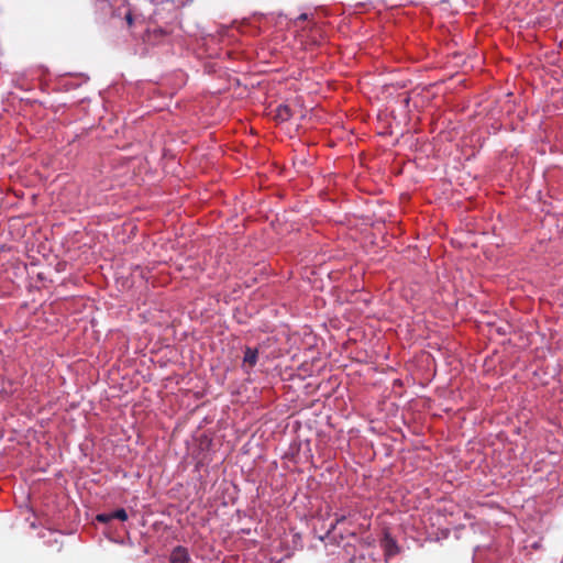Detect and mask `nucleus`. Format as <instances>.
<instances>
[{
	"instance_id": "nucleus-3",
	"label": "nucleus",
	"mask_w": 563,
	"mask_h": 563,
	"mask_svg": "<svg viewBox=\"0 0 563 563\" xmlns=\"http://www.w3.org/2000/svg\"><path fill=\"white\" fill-rule=\"evenodd\" d=\"M110 517H112V519H118L121 521L128 520V514H126L125 509H123V508L112 511Z\"/></svg>"
},
{
	"instance_id": "nucleus-5",
	"label": "nucleus",
	"mask_w": 563,
	"mask_h": 563,
	"mask_svg": "<svg viewBox=\"0 0 563 563\" xmlns=\"http://www.w3.org/2000/svg\"><path fill=\"white\" fill-rule=\"evenodd\" d=\"M289 108L287 106H284V107H280L278 109V117L282 119V120H287L289 118Z\"/></svg>"
},
{
	"instance_id": "nucleus-4",
	"label": "nucleus",
	"mask_w": 563,
	"mask_h": 563,
	"mask_svg": "<svg viewBox=\"0 0 563 563\" xmlns=\"http://www.w3.org/2000/svg\"><path fill=\"white\" fill-rule=\"evenodd\" d=\"M307 165L306 158H299L294 162L295 173H305L303 167Z\"/></svg>"
},
{
	"instance_id": "nucleus-2",
	"label": "nucleus",
	"mask_w": 563,
	"mask_h": 563,
	"mask_svg": "<svg viewBox=\"0 0 563 563\" xmlns=\"http://www.w3.org/2000/svg\"><path fill=\"white\" fill-rule=\"evenodd\" d=\"M257 358L258 350L246 346L244 350L243 365L247 367H253L257 363Z\"/></svg>"
},
{
	"instance_id": "nucleus-8",
	"label": "nucleus",
	"mask_w": 563,
	"mask_h": 563,
	"mask_svg": "<svg viewBox=\"0 0 563 563\" xmlns=\"http://www.w3.org/2000/svg\"><path fill=\"white\" fill-rule=\"evenodd\" d=\"M344 519H345V517H344V516L338 517V518L335 519V522H334L333 525H331V527H330V531H331V530H333V529L335 528V526H336L338 523L342 522Z\"/></svg>"
},
{
	"instance_id": "nucleus-9",
	"label": "nucleus",
	"mask_w": 563,
	"mask_h": 563,
	"mask_svg": "<svg viewBox=\"0 0 563 563\" xmlns=\"http://www.w3.org/2000/svg\"><path fill=\"white\" fill-rule=\"evenodd\" d=\"M112 15H113V16H120V15H121V13H120L118 10H115V11H113Z\"/></svg>"
},
{
	"instance_id": "nucleus-1",
	"label": "nucleus",
	"mask_w": 563,
	"mask_h": 563,
	"mask_svg": "<svg viewBox=\"0 0 563 563\" xmlns=\"http://www.w3.org/2000/svg\"><path fill=\"white\" fill-rule=\"evenodd\" d=\"M190 560L187 549L177 547L170 554L172 563H188Z\"/></svg>"
},
{
	"instance_id": "nucleus-7",
	"label": "nucleus",
	"mask_w": 563,
	"mask_h": 563,
	"mask_svg": "<svg viewBox=\"0 0 563 563\" xmlns=\"http://www.w3.org/2000/svg\"><path fill=\"white\" fill-rule=\"evenodd\" d=\"M124 19H125V21H126L129 26H131L133 24V15H132V12L130 10H128L124 13Z\"/></svg>"
},
{
	"instance_id": "nucleus-6",
	"label": "nucleus",
	"mask_w": 563,
	"mask_h": 563,
	"mask_svg": "<svg viewBox=\"0 0 563 563\" xmlns=\"http://www.w3.org/2000/svg\"><path fill=\"white\" fill-rule=\"evenodd\" d=\"M110 516H111V512L110 514H99L97 516V520L102 523H108L109 521L112 520V517H110Z\"/></svg>"
}]
</instances>
